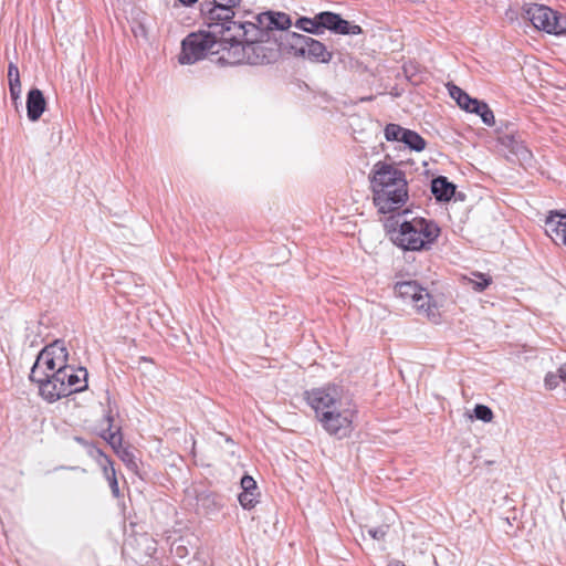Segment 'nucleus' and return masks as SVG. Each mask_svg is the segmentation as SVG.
<instances>
[{
  "instance_id": "nucleus-1",
  "label": "nucleus",
  "mask_w": 566,
  "mask_h": 566,
  "mask_svg": "<svg viewBox=\"0 0 566 566\" xmlns=\"http://www.w3.org/2000/svg\"><path fill=\"white\" fill-rule=\"evenodd\" d=\"M229 42L228 53L220 60L228 64H264L276 60L280 53H285L281 45V36L268 35L254 22H244L235 27V32L224 38Z\"/></svg>"
},
{
  "instance_id": "nucleus-2",
  "label": "nucleus",
  "mask_w": 566,
  "mask_h": 566,
  "mask_svg": "<svg viewBox=\"0 0 566 566\" xmlns=\"http://www.w3.org/2000/svg\"><path fill=\"white\" fill-rule=\"evenodd\" d=\"M373 201L379 213L399 210L408 200L406 174L395 164L377 161L371 169Z\"/></svg>"
},
{
  "instance_id": "nucleus-3",
  "label": "nucleus",
  "mask_w": 566,
  "mask_h": 566,
  "mask_svg": "<svg viewBox=\"0 0 566 566\" xmlns=\"http://www.w3.org/2000/svg\"><path fill=\"white\" fill-rule=\"evenodd\" d=\"M386 224L390 240L405 251H427L440 235V228L433 220L413 218L402 221L399 228Z\"/></svg>"
},
{
  "instance_id": "nucleus-4",
  "label": "nucleus",
  "mask_w": 566,
  "mask_h": 566,
  "mask_svg": "<svg viewBox=\"0 0 566 566\" xmlns=\"http://www.w3.org/2000/svg\"><path fill=\"white\" fill-rule=\"evenodd\" d=\"M88 373L84 367H74L69 364L60 368V371L51 374V378L40 386V396L49 403H53L63 397L84 391L87 388Z\"/></svg>"
},
{
  "instance_id": "nucleus-5",
  "label": "nucleus",
  "mask_w": 566,
  "mask_h": 566,
  "mask_svg": "<svg viewBox=\"0 0 566 566\" xmlns=\"http://www.w3.org/2000/svg\"><path fill=\"white\" fill-rule=\"evenodd\" d=\"M224 34L209 29V31H199L188 34L181 43V54L179 62L181 64H192L208 54H227L229 42L224 40Z\"/></svg>"
},
{
  "instance_id": "nucleus-6",
  "label": "nucleus",
  "mask_w": 566,
  "mask_h": 566,
  "mask_svg": "<svg viewBox=\"0 0 566 566\" xmlns=\"http://www.w3.org/2000/svg\"><path fill=\"white\" fill-rule=\"evenodd\" d=\"M241 0H205L200 3V15L203 24L208 29L219 32V34H229L235 32V27L244 24L241 21H234L235 9Z\"/></svg>"
},
{
  "instance_id": "nucleus-7",
  "label": "nucleus",
  "mask_w": 566,
  "mask_h": 566,
  "mask_svg": "<svg viewBox=\"0 0 566 566\" xmlns=\"http://www.w3.org/2000/svg\"><path fill=\"white\" fill-rule=\"evenodd\" d=\"M67 361L69 350L65 342L56 339L40 350L31 368L29 379L40 390V386L45 381V378H51V374L60 371V368L64 367Z\"/></svg>"
},
{
  "instance_id": "nucleus-8",
  "label": "nucleus",
  "mask_w": 566,
  "mask_h": 566,
  "mask_svg": "<svg viewBox=\"0 0 566 566\" xmlns=\"http://www.w3.org/2000/svg\"><path fill=\"white\" fill-rule=\"evenodd\" d=\"M281 45L285 53L303 57L313 63H329L333 53L324 43L305 34L286 32L281 34Z\"/></svg>"
},
{
  "instance_id": "nucleus-9",
  "label": "nucleus",
  "mask_w": 566,
  "mask_h": 566,
  "mask_svg": "<svg viewBox=\"0 0 566 566\" xmlns=\"http://www.w3.org/2000/svg\"><path fill=\"white\" fill-rule=\"evenodd\" d=\"M394 290L402 301L410 303L418 314L426 316L432 322L438 321L439 313L432 296L416 281L397 282Z\"/></svg>"
},
{
  "instance_id": "nucleus-10",
  "label": "nucleus",
  "mask_w": 566,
  "mask_h": 566,
  "mask_svg": "<svg viewBox=\"0 0 566 566\" xmlns=\"http://www.w3.org/2000/svg\"><path fill=\"white\" fill-rule=\"evenodd\" d=\"M304 396L307 403L314 409L316 417L325 411L339 409L352 401L344 387L336 384L306 390Z\"/></svg>"
},
{
  "instance_id": "nucleus-11",
  "label": "nucleus",
  "mask_w": 566,
  "mask_h": 566,
  "mask_svg": "<svg viewBox=\"0 0 566 566\" xmlns=\"http://www.w3.org/2000/svg\"><path fill=\"white\" fill-rule=\"evenodd\" d=\"M356 412V406L349 401L339 409L323 412L317 419L329 436L343 439L353 431V419Z\"/></svg>"
},
{
  "instance_id": "nucleus-12",
  "label": "nucleus",
  "mask_w": 566,
  "mask_h": 566,
  "mask_svg": "<svg viewBox=\"0 0 566 566\" xmlns=\"http://www.w3.org/2000/svg\"><path fill=\"white\" fill-rule=\"evenodd\" d=\"M526 14L531 23L538 30L551 34L566 32V18L543 4H532Z\"/></svg>"
},
{
  "instance_id": "nucleus-13",
  "label": "nucleus",
  "mask_w": 566,
  "mask_h": 566,
  "mask_svg": "<svg viewBox=\"0 0 566 566\" xmlns=\"http://www.w3.org/2000/svg\"><path fill=\"white\" fill-rule=\"evenodd\" d=\"M316 21L318 23V35L323 34L324 30L343 35H357L363 32L358 24H352L349 21L343 19L340 14L332 11L317 13Z\"/></svg>"
},
{
  "instance_id": "nucleus-14",
  "label": "nucleus",
  "mask_w": 566,
  "mask_h": 566,
  "mask_svg": "<svg viewBox=\"0 0 566 566\" xmlns=\"http://www.w3.org/2000/svg\"><path fill=\"white\" fill-rule=\"evenodd\" d=\"M258 29L265 30L268 35L274 36L273 31L290 32L289 28L292 25V20L289 14L284 12L266 11L255 17Z\"/></svg>"
},
{
  "instance_id": "nucleus-15",
  "label": "nucleus",
  "mask_w": 566,
  "mask_h": 566,
  "mask_svg": "<svg viewBox=\"0 0 566 566\" xmlns=\"http://www.w3.org/2000/svg\"><path fill=\"white\" fill-rule=\"evenodd\" d=\"M499 143L521 161H530L533 157L531 150L517 132L502 134L499 137Z\"/></svg>"
},
{
  "instance_id": "nucleus-16",
  "label": "nucleus",
  "mask_w": 566,
  "mask_h": 566,
  "mask_svg": "<svg viewBox=\"0 0 566 566\" xmlns=\"http://www.w3.org/2000/svg\"><path fill=\"white\" fill-rule=\"evenodd\" d=\"M546 233L555 241L559 240L566 247V213L557 210L548 212L545 219Z\"/></svg>"
},
{
  "instance_id": "nucleus-17",
  "label": "nucleus",
  "mask_w": 566,
  "mask_h": 566,
  "mask_svg": "<svg viewBox=\"0 0 566 566\" xmlns=\"http://www.w3.org/2000/svg\"><path fill=\"white\" fill-rule=\"evenodd\" d=\"M242 492L239 494L238 500L244 510L253 509L259 502L260 493L255 480L251 475H243L241 479Z\"/></svg>"
},
{
  "instance_id": "nucleus-18",
  "label": "nucleus",
  "mask_w": 566,
  "mask_h": 566,
  "mask_svg": "<svg viewBox=\"0 0 566 566\" xmlns=\"http://www.w3.org/2000/svg\"><path fill=\"white\" fill-rule=\"evenodd\" d=\"M46 108V101L41 90L31 88L27 95V115L31 122L40 119Z\"/></svg>"
},
{
  "instance_id": "nucleus-19",
  "label": "nucleus",
  "mask_w": 566,
  "mask_h": 566,
  "mask_svg": "<svg viewBox=\"0 0 566 566\" xmlns=\"http://www.w3.org/2000/svg\"><path fill=\"white\" fill-rule=\"evenodd\" d=\"M196 500L197 510L205 515H214L224 505L222 497L214 492H200Z\"/></svg>"
},
{
  "instance_id": "nucleus-20",
  "label": "nucleus",
  "mask_w": 566,
  "mask_h": 566,
  "mask_svg": "<svg viewBox=\"0 0 566 566\" xmlns=\"http://www.w3.org/2000/svg\"><path fill=\"white\" fill-rule=\"evenodd\" d=\"M455 185L450 182L447 177L438 176L431 181V192L440 202L450 201L455 193Z\"/></svg>"
},
{
  "instance_id": "nucleus-21",
  "label": "nucleus",
  "mask_w": 566,
  "mask_h": 566,
  "mask_svg": "<svg viewBox=\"0 0 566 566\" xmlns=\"http://www.w3.org/2000/svg\"><path fill=\"white\" fill-rule=\"evenodd\" d=\"M106 420L108 422V427L106 430L103 431L101 434L103 439L107 441V443L112 447L114 452L123 448V436L120 432V429H117L116 431L112 430L113 427V416L108 413L106 416Z\"/></svg>"
},
{
  "instance_id": "nucleus-22",
  "label": "nucleus",
  "mask_w": 566,
  "mask_h": 566,
  "mask_svg": "<svg viewBox=\"0 0 566 566\" xmlns=\"http://www.w3.org/2000/svg\"><path fill=\"white\" fill-rule=\"evenodd\" d=\"M400 142L408 146L411 150L421 151L426 148V140L415 130L405 128L400 136Z\"/></svg>"
},
{
  "instance_id": "nucleus-23",
  "label": "nucleus",
  "mask_w": 566,
  "mask_h": 566,
  "mask_svg": "<svg viewBox=\"0 0 566 566\" xmlns=\"http://www.w3.org/2000/svg\"><path fill=\"white\" fill-rule=\"evenodd\" d=\"M447 87L450 96L457 102V104L462 109H464V107H468V102H470V95L467 92H464L462 88L452 83H449Z\"/></svg>"
},
{
  "instance_id": "nucleus-24",
  "label": "nucleus",
  "mask_w": 566,
  "mask_h": 566,
  "mask_svg": "<svg viewBox=\"0 0 566 566\" xmlns=\"http://www.w3.org/2000/svg\"><path fill=\"white\" fill-rule=\"evenodd\" d=\"M115 453L125 463V465L127 467L128 470H130L133 472H137L138 464L136 461V457L129 447H123L122 449L117 450Z\"/></svg>"
},
{
  "instance_id": "nucleus-25",
  "label": "nucleus",
  "mask_w": 566,
  "mask_h": 566,
  "mask_svg": "<svg viewBox=\"0 0 566 566\" xmlns=\"http://www.w3.org/2000/svg\"><path fill=\"white\" fill-rule=\"evenodd\" d=\"M295 27L310 34L318 35V23L316 15L314 18L301 17L296 20Z\"/></svg>"
},
{
  "instance_id": "nucleus-26",
  "label": "nucleus",
  "mask_w": 566,
  "mask_h": 566,
  "mask_svg": "<svg viewBox=\"0 0 566 566\" xmlns=\"http://www.w3.org/2000/svg\"><path fill=\"white\" fill-rule=\"evenodd\" d=\"M473 114L479 115L483 124H485L486 126L491 127L495 124L493 111L489 107V105L485 102L482 105H480L478 112H473Z\"/></svg>"
},
{
  "instance_id": "nucleus-27",
  "label": "nucleus",
  "mask_w": 566,
  "mask_h": 566,
  "mask_svg": "<svg viewBox=\"0 0 566 566\" xmlns=\"http://www.w3.org/2000/svg\"><path fill=\"white\" fill-rule=\"evenodd\" d=\"M97 453L99 455L98 463L103 470L105 479H111V472H116L114 468V462L102 450L98 449Z\"/></svg>"
},
{
  "instance_id": "nucleus-28",
  "label": "nucleus",
  "mask_w": 566,
  "mask_h": 566,
  "mask_svg": "<svg viewBox=\"0 0 566 566\" xmlns=\"http://www.w3.org/2000/svg\"><path fill=\"white\" fill-rule=\"evenodd\" d=\"M403 130L405 128L400 125L390 123L386 125L384 133L388 142H400Z\"/></svg>"
},
{
  "instance_id": "nucleus-29",
  "label": "nucleus",
  "mask_w": 566,
  "mask_h": 566,
  "mask_svg": "<svg viewBox=\"0 0 566 566\" xmlns=\"http://www.w3.org/2000/svg\"><path fill=\"white\" fill-rule=\"evenodd\" d=\"M473 276L476 277V280L472 281L473 287L478 292L484 291L492 283L491 276L486 274L474 272Z\"/></svg>"
},
{
  "instance_id": "nucleus-30",
  "label": "nucleus",
  "mask_w": 566,
  "mask_h": 566,
  "mask_svg": "<svg viewBox=\"0 0 566 566\" xmlns=\"http://www.w3.org/2000/svg\"><path fill=\"white\" fill-rule=\"evenodd\" d=\"M473 411L475 418L483 422H490L493 418V411L485 405H476Z\"/></svg>"
},
{
  "instance_id": "nucleus-31",
  "label": "nucleus",
  "mask_w": 566,
  "mask_h": 566,
  "mask_svg": "<svg viewBox=\"0 0 566 566\" xmlns=\"http://www.w3.org/2000/svg\"><path fill=\"white\" fill-rule=\"evenodd\" d=\"M9 91H10V96H11V99L14 104H17V102L20 99V96H21V81L18 80V81H10L9 82Z\"/></svg>"
},
{
  "instance_id": "nucleus-32",
  "label": "nucleus",
  "mask_w": 566,
  "mask_h": 566,
  "mask_svg": "<svg viewBox=\"0 0 566 566\" xmlns=\"http://www.w3.org/2000/svg\"><path fill=\"white\" fill-rule=\"evenodd\" d=\"M111 479H107L112 494L114 497L118 499L120 496V491L116 478V472H111Z\"/></svg>"
},
{
  "instance_id": "nucleus-33",
  "label": "nucleus",
  "mask_w": 566,
  "mask_h": 566,
  "mask_svg": "<svg viewBox=\"0 0 566 566\" xmlns=\"http://www.w3.org/2000/svg\"><path fill=\"white\" fill-rule=\"evenodd\" d=\"M8 77H9V82L10 81H18L20 80V73H19V69L17 66V64L14 63H9L8 65Z\"/></svg>"
},
{
  "instance_id": "nucleus-34",
  "label": "nucleus",
  "mask_w": 566,
  "mask_h": 566,
  "mask_svg": "<svg viewBox=\"0 0 566 566\" xmlns=\"http://www.w3.org/2000/svg\"><path fill=\"white\" fill-rule=\"evenodd\" d=\"M483 103V101L470 96V102H468V107H464V111L468 113L478 112L480 105H482Z\"/></svg>"
},
{
  "instance_id": "nucleus-35",
  "label": "nucleus",
  "mask_w": 566,
  "mask_h": 566,
  "mask_svg": "<svg viewBox=\"0 0 566 566\" xmlns=\"http://www.w3.org/2000/svg\"><path fill=\"white\" fill-rule=\"evenodd\" d=\"M368 534L377 541H380L385 537L386 531L384 527L369 528Z\"/></svg>"
},
{
  "instance_id": "nucleus-36",
  "label": "nucleus",
  "mask_w": 566,
  "mask_h": 566,
  "mask_svg": "<svg viewBox=\"0 0 566 566\" xmlns=\"http://www.w3.org/2000/svg\"><path fill=\"white\" fill-rule=\"evenodd\" d=\"M558 373H559V377L560 379L563 380V382L566 385V363L563 364L559 369H558Z\"/></svg>"
},
{
  "instance_id": "nucleus-37",
  "label": "nucleus",
  "mask_w": 566,
  "mask_h": 566,
  "mask_svg": "<svg viewBox=\"0 0 566 566\" xmlns=\"http://www.w3.org/2000/svg\"><path fill=\"white\" fill-rule=\"evenodd\" d=\"M179 1L185 7H192L195 3L198 2V0H179Z\"/></svg>"
}]
</instances>
